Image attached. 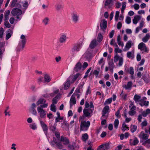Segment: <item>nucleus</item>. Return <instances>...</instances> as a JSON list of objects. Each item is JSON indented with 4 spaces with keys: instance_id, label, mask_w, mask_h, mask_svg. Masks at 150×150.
Instances as JSON below:
<instances>
[{
    "instance_id": "69168bd1",
    "label": "nucleus",
    "mask_w": 150,
    "mask_h": 150,
    "mask_svg": "<svg viewBox=\"0 0 150 150\" xmlns=\"http://www.w3.org/2000/svg\"><path fill=\"white\" fill-rule=\"evenodd\" d=\"M62 7V5L60 4H58L56 6V8L57 10H60Z\"/></svg>"
},
{
    "instance_id": "ea45409f",
    "label": "nucleus",
    "mask_w": 150,
    "mask_h": 150,
    "mask_svg": "<svg viewBox=\"0 0 150 150\" xmlns=\"http://www.w3.org/2000/svg\"><path fill=\"white\" fill-rule=\"evenodd\" d=\"M149 37V33H147L146 34V36L142 38V41L144 42H146L148 40Z\"/></svg>"
},
{
    "instance_id": "79ce46f5",
    "label": "nucleus",
    "mask_w": 150,
    "mask_h": 150,
    "mask_svg": "<svg viewBox=\"0 0 150 150\" xmlns=\"http://www.w3.org/2000/svg\"><path fill=\"white\" fill-rule=\"evenodd\" d=\"M126 2H122V8L121 9V11L122 13L124 12L126 7Z\"/></svg>"
},
{
    "instance_id": "c9c22d12",
    "label": "nucleus",
    "mask_w": 150,
    "mask_h": 150,
    "mask_svg": "<svg viewBox=\"0 0 150 150\" xmlns=\"http://www.w3.org/2000/svg\"><path fill=\"white\" fill-rule=\"evenodd\" d=\"M49 21V18L48 17H45L42 20V23L45 25L48 24Z\"/></svg>"
},
{
    "instance_id": "f704fd0d",
    "label": "nucleus",
    "mask_w": 150,
    "mask_h": 150,
    "mask_svg": "<svg viewBox=\"0 0 150 150\" xmlns=\"http://www.w3.org/2000/svg\"><path fill=\"white\" fill-rule=\"evenodd\" d=\"M10 11L9 10H6L5 11L4 13V20L6 21L8 20L9 18V15L10 14Z\"/></svg>"
},
{
    "instance_id": "39448f33",
    "label": "nucleus",
    "mask_w": 150,
    "mask_h": 150,
    "mask_svg": "<svg viewBox=\"0 0 150 150\" xmlns=\"http://www.w3.org/2000/svg\"><path fill=\"white\" fill-rule=\"evenodd\" d=\"M109 108L108 106L106 105L102 110V117L104 118H107L108 117V115H106L109 112Z\"/></svg>"
},
{
    "instance_id": "6e6552de",
    "label": "nucleus",
    "mask_w": 150,
    "mask_h": 150,
    "mask_svg": "<svg viewBox=\"0 0 150 150\" xmlns=\"http://www.w3.org/2000/svg\"><path fill=\"white\" fill-rule=\"evenodd\" d=\"M67 38V34H62L60 36L59 39V42L60 43H64L66 42Z\"/></svg>"
},
{
    "instance_id": "ddd939ff",
    "label": "nucleus",
    "mask_w": 150,
    "mask_h": 150,
    "mask_svg": "<svg viewBox=\"0 0 150 150\" xmlns=\"http://www.w3.org/2000/svg\"><path fill=\"white\" fill-rule=\"evenodd\" d=\"M83 57L86 59H88L91 57V50L90 48H88L85 53L83 54Z\"/></svg>"
},
{
    "instance_id": "b1692460",
    "label": "nucleus",
    "mask_w": 150,
    "mask_h": 150,
    "mask_svg": "<svg viewBox=\"0 0 150 150\" xmlns=\"http://www.w3.org/2000/svg\"><path fill=\"white\" fill-rule=\"evenodd\" d=\"M62 128L64 130H68L69 128V125L67 122L64 121L62 124Z\"/></svg>"
},
{
    "instance_id": "c85d7f7f",
    "label": "nucleus",
    "mask_w": 150,
    "mask_h": 150,
    "mask_svg": "<svg viewBox=\"0 0 150 150\" xmlns=\"http://www.w3.org/2000/svg\"><path fill=\"white\" fill-rule=\"evenodd\" d=\"M132 139H130V141H131ZM139 141L138 140L137 138L136 137H135L133 140V142H130V145L132 146H135L139 143Z\"/></svg>"
},
{
    "instance_id": "9d476101",
    "label": "nucleus",
    "mask_w": 150,
    "mask_h": 150,
    "mask_svg": "<svg viewBox=\"0 0 150 150\" xmlns=\"http://www.w3.org/2000/svg\"><path fill=\"white\" fill-rule=\"evenodd\" d=\"M113 5L112 0H106L104 4V6L106 8L110 9L111 8Z\"/></svg>"
},
{
    "instance_id": "1a4fd4ad",
    "label": "nucleus",
    "mask_w": 150,
    "mask_h": 150,
    "mask_svg": "<svg viewBox=\"0 0 150 150\" xmlns=\"http://www.w3.org/2000/svg\"><path fill=\"white\" fill-rule=\"evenodd\" d=\"M20 38L21 40L19 43V45L23 48L25 46L26 42V39L25 36L23 35H21Z\"/></svg>"
},
{
    "instance_id": "7ed1b4c3",
    "label": "nucleus",
    "mask_w": 150,
    "mask_h": 150,
    "mask_svg": "<svg viewBox=\"0 0 150 150\" xmlns=\"http://www.w3.org/2000/svg\"><path fill=\"white\" fill-rule=\"evenodd\" d=\"M81 76V74H80L77 73L74 75H71L68 78L70 80L71 79V83H74L77 79L78 78L79 79H80Z\"/></svg>"
},
{
    "instance_id": "9b49d317",
    "label": "nucleus",
    "mask_w": 150,
    "mask_h": 150,
    "mask_svg": "<svg viewBox=\"0 0 150 150\" xmlns=\"http://www.w3.org/2000/svg\"><path fill=\"white\" fill-rule=\"evenodd\" d=\"M138 47L139 49L141 51H144L145 52H147L148 51L145 44L143 42L140 43L138 45Z\"/></svg>"
},
{
    "instance_id": "bb28decb",
    "label": "nucleus",
    "mask_w": 150,
    "mask_h": 150,
    "mask_svg": "<svg viewBox=\"0 0 150 150\" xmlns=\"http://www.w3.org/2000/svg\"><path fill=\"white\" fill-rule=\"evenodd\" d=\"M125 72L127 73H129L131 75H133L134 74L133 68L132 67H130L129 68H126L125 69Z\"/></svg>"
},
{
    "instance_id": "864d4df0",
    "label": "nucleus",
    "mask_w": 150,
    "mask_h": 150,
    "mask_svg": "<svg viewBox=\"0 0 150 150\" xmlns=\"http://www.w3.org/2000/svg\"><path fill=\"white\" fill-rule=\"evenodd\" d=\"M144 81L146 83H148L149 81V79L148 77L146 76L145 75H144L142 77Z\"/></svg>"
},
{
    "instance_id": "3c124183",
    "label": "nucleus",
    "mask_w": 150,
    "mask_h": 150,
    "mask_svg": "<svg viewBox=\"0 0 150 150\" xmlns=\"http://www.w3.org/2000/svg\"><path fill=\"white\" fill-rule=\"evenodd\" d=\"M4 24L6 27L8 28H10L11 26L9 22L7 21H5L4 22Z\"/></svg>"
},
{
    "instance_id": "338daca9",
    "label": "nucleus",
    "mask_w": 150,
    "mask_h": 150,
    "mask_svg": "<svg viewBox=\"0 0 150 150\" xmlns=\"http://www.w3.org/2000/svg\"><path fill=\"white\" fill-rule=\"evenodd\" d=\"M17 1V0H13L11 5V7H14L15 6Z\"/></svg>"
},
{
    "instance_id": "4be33fe9",
    "label": "nucleus",
    "mask_w": 150,
    "mask_h": 150,
    "mask_svg": "<svg viewBox=\"0 0 150 150\" xmlns=\"http://www.w3.org/2000/svg\"><path fill=\"white\" fill-rule=\"evenodd\" d=\"M60 141L63 142L64 144L67 145L69 143V141L67 138L62 136Z\"/></svg>"
},
{
    "instance_id": "f03ea898",
    "label": "nucleus",
    "mask_w": 150,
    "mask_h": 150,
    "mask_svg": "<svg viewBox=\"0 0 150 150\" xmlns=\"http://www.w3.org/2000/svg\"><path fill=\"white\" fill-rule=\"evenodd\" d=\"M90 125L89 121H82L80 126V131H86L88 130Z\"/></svg>"
},
{
    "instance_id": "0eeeda50",
    "label": "nucleus",
    "mask_w": 150,
    "mask_h": 150,
    "mask_svg": "<svg viewBox=\"0 0 150 150\" xmlns=\"http://www.w3.org/2000/svg\"><path fill=\"white\" fill-rule=\"evenodd\" d=\"M109 148V143H106L99 146L97 148V150H108Z\"/></svg>"
},
{
    "instance_id": "72a5a7b5",
    "label": "nucleus",
    "mask_w": 150,
    "mask_h": 150,
    "mask_svg": "<svg viewBox=\"0 0 150 150\" xmlns=\"http://www.w3.org/2000/svg\"><path fill=\"white\" fill-rule=\"evenodd\" d=\"M76 103V100L75 97L74 96H72L71 97L70 101V105L71 106L72 105L75 104Z\"/></svg>"
},
{
    "instance_id": "6ab92c4d",
    "label": "nucleus",
    "mask_w": 150,
    "mask_h": 150,
    "mask_svg": "<svg viewBox=\"0 0 150 150\" xmlns=\"http://www.w3.org/2000/svg\"><path fill=\"white\" fill-rule=\"evenodd\" d=\"M81 45L80 44H76L74 45L71 49V51L74 52L75 51L78 52L79 50Z\"/></svg>"
},
{
    "instance_id": "603ef678",
    "label": "nucleus",
    "mask_w": 150,
    "mask_h": 150,
    "mask_svg": "<svg viewBox=\"0 0 150 150\" xmlns=\"http://www.w3.org/2000/svg\"><path fill=\"white\" fill-rule=\"evenodd\" d=\"M129 128L127 126L126 124L124 123L122 125V130L123 131H125L127 129H128Z\"/></svg>"
},
{
    "instance_id": "09e8293b",
    "label": "nucleus",
    "mask_w": 150,
    "mask_h": 150,
    "mask_svg": "<svg viewBox=\"0 0 150 150\" xmlns=\"http://www.w3.org/2000/svg\"><path fill=\"white\" fill-rule=\"evenodd\" d=\"M119 123V120L118 119H116L115 120L114 123V127L116 128H117L118 127V125Z\"/></svg>"
},
{
    "instance_id": "5701e85b",
    "label": "nucleus",
    "mask_w": 150,
    "mask_h": 150,
    "mask_svg": "<svg viewBox=\"0 0 150 150\" xmlns=\"http://www.w3.org/2000/svg\"><path fill=\"white\" fill-rule=\"evenodd\" d=\"M71 83V82L70 81V79L68 78L67 81L64 84V89L65 90L67 89L69 87Z\"/></svg>"
},
{
    "instance_id": "37998d69",
    "label": "nucleus",
    "mask_w": 150,
    "mask_h": 150,
    "mask_svg": "<svg viewBox=\"0 0 150 150\" xmlns=\"http://www.w3.org/2000/svg\"><path fill=\"white\" fill-rule=\"evenodd\" d=\"M112 98H110L109 99H107L105 101L104 105H105L107 104H110L112 100Z\"/></svg>"
},
{
    "instance_id": "a211bd4d",
    "label": "nucleus",
    "mask_w": 150,
    "mask_h": 150,
    "mask_svg": "<svg viewBox=\"0 0 150 150\" xmlns=\"http://www.w3.org/2000/svg\"><path fill=\"white\" fill-rule=\"evenodd\" d=\"M81 67L82 65L81 63L80 62H78L74 68V71L76 72L79 71L81 70Z\"/></svg>"
},
{
    "instance_id": "052dcab7",
    "label": "nucleus",
    "mask_w": 150,
    "mask_h": 150,
    "mask_svg": "<svg viewBox=\"0 0 150 150\" xmlns=\"http://www.w3.org/2000/svg\"><path fill=\"white\" fill-rule=\"evenodd\" d=\"M120 57L119 56L116 54V55L115 56L114 58V61L115 62H117L119 59Z\"/></svg>"
},
{
    "instance_id": "13d9d810",
    "label": "nucleus",
    "mask_w": 150,
    "mask_h": 150,
    "mask_svg": "<svg viewBox=\"0 0 150 150\" xmlns=\"http://www.w3.org/2000/svg\"><path fill=\"white\" fill-rule=\"evenodd\" d=\"M123 58L122 57H121L119 58V62L118 63V65L119 66H121L122 65L123 63Z\"/></svg>"
},
{
    "instance_id": "8fccbe9b",
    "label": "nucleus",
    "mask_w": 150,
    "mask_h": 150,
    "mask_svg": "<svg viewBox=\"0 0 150 150\" xmlns=\"http://www.w3.org/2000/svg\"><path fill=\"white\" fill-rule=\"evenodd\" d=\"M130 128L131 132L133 133L136 131L137 129V127L136 125H134L133 126H131Z\"/></svg>"
},
{
    "instance_id": "423d86ee",
    "label": "nucleus",
    "mask_w": 150,
    "mask_h": 150,
    "mask_svg": "<svg viewBox=\"0 0 150 150\" xmlns=\"http://www.w3.org/2000/svg\"><path fill=\"white\" fill-rule=\"evenodd\" d=\"M93 112V109L84 108L83 111V114L86 117H91Z\"/></svg>"
},
{
    "instance_id": "c756f323",
    "label": "nucleus",
    "mask_w": 150,
    "mask_h": 150,
    "mask_svg": "<svg viewBox=\"0 0 150 150\" xmlns=\"http://www.w3.org/2000/svg\"><path fill=\"white\" fill-rule=\"evenodd\" d=\"M139 104L141 106H144L147 107L149 105V102L142 99Z\"/></svg>"
},
{
    "instance_id": "2eb2a0df",
    "label": "nucleus",
    "mask_w": 150,
    "mask_h": 150,
    "mask_svg": "<svg viewBox=\"0 0 150 150\" xmlns=\"http://www.w3.org/2000/svg\"><path fill=\"white\" fill-rule=\"evenodd\" d=\"M107 21L105 19L102 20L100 24L101 28L102 29H105L107 28Z\"/></svg>"
},
{
    "instance_id": "393cba45",
    "label": "nucleus",
    "mask_w": 150,
    "mask_h": 150,
    "mask_svg": "<svg viewBox=\"0 0 150 150\" xmlns=\"http://www.w3.org/2000/svg\"><path fill=\"white\" fill-rule=\"evenodd\" d=\"M149 135L144 133L143 132H141L139 135V137L140 138H142L143 139L146 140L148 139Z\"/></svg>"
},
{
    "instance_id": "f3484780",
    "label": "nucleus",
    "mask_w": 150,
    "mask_h": 150,
    "mask_svg": "<svg viewBox=\"0 0 150 150\" xmlns=\"http://www.w3.org/2000/svg\"><path fill=\"white\" fill-rule=\"evenodd\" d=\"M40 122L43 131H44L45 134H46L47 133V131L48 130L47 126L43 121L40 120Z\"/></svg>"
},
{
    "instance_id": "4c0bfd02",
    "label": "nucleus",
    "mask_w": 150,
    "mask_h": 150,
    "mask_svg": "<svg viewBox=\"0 0 150 150\" xmlns=\"http://www.w3.org/2000/svg\"><path fill=\"white\" fill-rule=\"evenodd\" d=\"M134 52L132 51V52H128L127 53V57L129 58H133L134 57Z\"/></svg>"
},
{
    "instance_id": "bf43d9fd",
    "label": "nucleus",
    "mask_w": 150,
    "mask_h": 150,
    "mask_svg": "<svg viewBox=\"0 0 150 150\" xmlns=\"http://www.w3.org/2000/svg\"><path fill=\"white\" fill-rule=\"evenodd\" d=\"M148 124V123L146 121V120H145L144 121L142 122L141 123V126L142 127H145Z\"/></svg>"
},
{
    "instance_id": "4468645a",
    "label": "nucleus",
    "mask_w": 150,
    "mask_h": 150,
    "mask_svg": "<svg viewBox=\"0 0 150 150\" xmlns=\"http://www.w3.org/2000/svg\"><path fill=\"white\" fill-rule=\"evenodd\" d=\"M72 20L73 22L76 23L79 21V16L77 13H73L71 14Z\"/></svg>"
},
{
    "instance_id": "6e6d98bb",
    "label": "nucleus",
    "mask_w": 150,
    "mask_h": 150,
    "mask_svg": "<svg viewBox=\"0 0 150 150\" xmlns=\"http://www.w3.org/2000/svg\"><path fill=\"white\" fill-rule=\"evenodd\" d=\"M50 110L52 111H53L54 112H55L56 111V108L54 105L53 104H51V109Z\"/></svg>"
},
{
    "instance_id": "7c9ffc66",
    "label": "nucleus",
    "mask_w": 150,
    "mask_h": 150,
    "mask_svg": "<svg viewBox=\"0 0 150 150\" xmlns=\"http://www.w3.org/2000/svg\"><path fill=\"white\" fill-rule=\"evenodd\" d=\"M132 84V82L129 81L127 83V85H124L123 86V87L125 88L126 90H127L131 88Z\"/></svg>"
},
{
    "instance_id": "de8ad7c7",
    "label": "nucleus",
    "mask_w": 150,
    "mask_h": 150,
    "mask_svg": "<svg viewBox=\"0 0 150 150\" xmlns=\"http://www.w3.org/2000/svg\"><path fill=\"white\" fill-rule=\"evenodd\" d=\"M136 113V112L134 110H130L128 112L129 115L131 116L134 115Z\"/></svg>"
},
{
    "instance_id": "e433bc0d",
    "label": "nucleus",
    "mask_w": 150,
    "mask_h": 150,
    "mask_svg": "<svg viewBox=\"0 0 150 150\" xmlns=\"http://www.w3.org/2000/svg\"><path fill=\"white\" fill-rule=\"evenodd\" d=\"M88 138V136L87 133H85L82 135L81 139L83 142H86Z\"/></svg>"
},
{
    "instance_id": "e2e57ef3",
    "label": "nucleus",
    "mask_w": 150,
    "mask_h": 150,
    "mask_svg": "<svg viewBox=\"0 0 150 150\" xmlns=\"http://www.w3.org/2000/svg\"><path fill=\"white\" fill-rule=\"evenodd\" d=\"M145 132L146 133H148L150 134V125L149 126L148 129L146 128L144 129Z\"/></svg>"
},
{
    "instance_id": "2f4dec72",
    "label": "nucleus",
    "mask_w": 150,
    "mask_h": 150,
    "mask_svg": "<svg viewBox=\"0 0 150 150\" xmlns=\"http://www.w3.org/2000/svg\"><path fill=\"white\" fill-rule=\"evenodd\" d=\"M141 18V17L139 16H136L134 17V19L133 20V23L134 24H136L137 23L138 21H139Z\"/></svg>"
},
{
    "instance_id": "a878e982",
    "label": "nucleus",
    "mask_w": 150,
    "mask_h": 150,
    "mask_svg": "<svg viewBox=\"0 0 150 150\" xmlns=\"http://www.w3.org/2000/svg\"><path fill=\"white\" fill-rule=\"evenodd\" d=\"M133 99L135 101L136 103L137 104L138 103H139L142 100L141 97L139 95H135L134 96Z\"/></svg>"
},
{
    "instance_id": "20e7f679",
    "label": "nucleus",
    "mask_w": 150,
    "mask_h": 150,
    "mask_svg": "<svg viewBox=\"0 0 150 150\" xmlns=\"http://www.w3.org/2000/svg\"><path fill=\"white\" fill-rule=\"evenodd\" d=\"M22 13V11L17 8H13L11 11V14L13 16H20Z\"/></svg>"
},
{
    "instance_id": "a18cd8bd",
    "label": "nucleus",
    "mask_w": 150,
    "mask_h": 150,
    "mask_svg": "<svg viewBox=\"0 0 150 150\" xmlns=\"http://www.w3.org/2000/svg\"><path fill=\"white\" fill-rule=\"evenodd\" d=\"M57 125L55 123L53 125H51L50 127V129L52 131H54L56 129V126Z\"/></svg>"
},
{
    "instance_id": "774afa93",
    "label": "nucleus",
    "mask_w": 150,
    "mask_h": 150,
    "mask_svg": "<svg viewBox=\"0 0 150 150\" xmlns=\"http://www.w3.org/2000/svg\"><path fill=\"white\" fill-rule=\"evenodd\" d=\"M134 8L136 10H138L139 8V5L137 4H134L133 6Z\"/></svg>"
},
{
    "instance_id": "0e129e2a",
    "label": "nucleus",
    "mask_w": 150,
    "mask_h": 150,
    "mask_svg": "<svg viewBox=\"0 0 150 150\" xmlns=\"http://www.w3.org/2000/svg\"><path fill=\"white\" fill-rule=\"evenodd\" d=\"M4 31L3 28L2 27L0 29V38L3 37Z\"/></svg>"
},
{
    "instance_id": "58836bf2",
    "label": "nucleus",
    "mask_w": 150,
    "mask_h": 150,
    "mask_svg": "<svg viewBox=\"0 0 150 150\" xmlns=\"http://www.w3.org/2000/svg\"><path fill=\"white\" fill-rule=\"evenodd\" d=\"M55 144H56L57 147L59 149H61L63 148V146L60 142H57L56 141H54Z\"/></svg>"
},
{
    "instance_id": "4d7b16f0",
    "label": "nucleus",
    "mask_w": 150,
    "mask_h": 150,
    "mask_svg": "<svg viewBox=\"0 0 150 150\" xmlns=\"http://www.w3.org/2000/svg\"><path fill=\"white\" fill-rule=\"evenodd\" d=\"M125 21L127 24H129L131 22V19L130 17L129 16L127 17L125 20Z\"/></svg>"
},
{
    "instance_id": "5fc2aeb1",
    "label": "nucleus",
    "mask_w": 150,
    "mask_h": 150,
    "mask_svg": "<svg viewBox=\"0 0 150 150\" xmlns=\"http://www.w3.org/2000/svg\"><path fill=\"white\" fill-rule=\"evenodd\" d=\"M109 68H113L114 66V63L112 60L110 61L109 62Z\"/></svg>"
},
{
    "instance_id": "f257e3e1",
    "label": "nucleus",
    "mask_w": 150,
    "mask_h": 150,
    "mask_svg": "<svg viewBox=\"0 0 150 150\" xmlns=\"http://www.w3.org/2000/svg\"><path fill=\"white\" fill-rule=\"evenodd\" d=\"M48 105V104L42 105L39 106L37 108L38 112L39 113L40 117L42 118L45 117L46 114V111L43 109V108H47Z\"/></svg>"
},
{
    "instance_id": "680f3d73",
    "label": "nucleus",
    "mask_w": 150,
    "mask_h": 150,
    "mask_svg": "<svg viewBox=\"0 0 150 150\" xmlns=\"http://www.w3.org/2000/svg\"><path fill=\"white\" fill-rule=\"evenodd\" d=\"M115 52L117 54V53H121L122 52V50L121 49H119V47L117 48H115Z\"/></svg>"
},
{
    "instance_id": "cd10ccee",
    "label": "nucleus",
    "mask_w": 150,
    "mask_h": 150,
    "mask_svg": "<svg viewBox=\"0 0 150 150\" xmlns=\"http://www.w3.org/2000/svg\"><path fill=\"white\" fill-rule=\"evenodd\" d=\"M45 104H48L46 103V100L44 99L40 98L39 99L36 103L37 105H42Z\"/></svg>"
},
{
    "instance_id": "aec40b11",
    "label": "nucleus",
    "mask_w": 150,
    "mask_h": 150,
    "mask_svg": "<svg viewBox=\"0 0 150 150\" xmlns=\"http://www.w3.org/2000/svg\"><path fill=\"white\" fill-rule=\"evenodd\" d=\"M36 107V105L34 103H33L30 108V112L34 115H36L37 112L35 108Z\"/></svg>"
},
{
    "instance_id": "f8f14e48",
    "label": "nucleus",
    "mask_w": 150,
    "mask_h": 150,
    "mask_svg": "<svg viewBox=\"0 0 150 150\" xmlns=\"http://www.w3.org/2000/svg\"><path fill=\"white\" fill-rule=\"evenodd\" d=\"M98 45V42L96 39H94L92 40L90 44L89 48L90 49H93Z\"/></svg>"
},
{
    "instance_id": "473e14b6",
    "label": "nucleus",
    "mask_w": 150,
    "mask_h": 150,
    "mask_svg": "<svg viewBox=\"0 0 150 150\" xmlns=\"http://www.w3.org/2000/svg\"><path fill=\"white\" fill-rule=\"evenodd\" d=\"M12 34V30L10 29H8L6 34V40L8 39L11 37Z\"/></svg>"
},
{
    "instance_id": "dca6fc26",
    "label": "nucleus",
    "mask_w": 150,
    "mask_h": 150,
    "mask_svg": "<svg viewBox=\"0 0 150 150\" xmlns=\"http://www.w3.org/2000/svg\"><path fill=\"white\" fill-rule=\"evenodd\" d=\"M132 44L133 45L132 41L131 40L128 41L126 43L125 48L123 49V51H126L128 50L131 47Z\"/></svg>"
},
{
    "instance_id": "a19ab883",
    "label": "nucleus",
    "mask_w": 150,
    "mask_h": 150,
    "mask_svg": "<svg viewBox=\"0 0 150 150\" xmlns=\"http://www.w3.org/2000/svg\"><path fill=\"white\" fill-rule=\"evenodd\" d=\"M97 42H101L103 39V37L100 33H98L97 37Z\"/></svg>"
},
{
    "instance_id": "412c9836",
    "label": "nucleus",
    "mask_w": 150,
    "mask_h": 150,
    "mask_svg": "<svg viewBox=\"0 0 150 150\" xmlns=\"http://www.w3.org/2000/svg\"><path fill=\"white\" fill-rule=\"evenodd\" d=\"M45 83H48L51 81V79L50 75L48 74H45L44 76Z\"/></svg>"
},
{
    "instance_id": "49530a36",
    "label": "nucleus",
    "mask_w": 150,
    "mask_h": 150,
    "mask_svg": "<svg viewBox=\"0 0 150 150\" xmlns=\"http://www.w3.org/2000/svg\"><path fill=\"white\" fill-rule=\"evenodd\" d=\"M30 127L33 130H35L37 128V126L35 123H33L30 125Z\"/></svg>"
},
{
    "instance_id": "c03bdc74",
    "label": "nucleus",
    "mask_w": 150,
    "mask_h": 150,
    "mask_svg": "<svg viewBox=\"0 0 150 150\" xmlns=\"http://www.w3.org/2000/svg\"><path fill=\"white\" fill-rule=\"evenodd\" d=\"M134 103L130 102V103L129 106V108L130 110H136V107Z\"/></svg>"
}]
</instances>
